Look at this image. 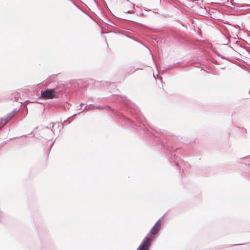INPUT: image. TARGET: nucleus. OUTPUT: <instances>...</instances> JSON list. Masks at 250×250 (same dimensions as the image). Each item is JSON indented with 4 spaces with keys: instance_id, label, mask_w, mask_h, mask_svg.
<instances>
[{
    "instance_id": "nucleus-1",
    "label": "nucleus",
    "mask_w": 250,
    "mask_h": 250,
    "mask_svg": "<svg viewBox=\"0 0 250 250\" xmlns=\"http://www.w3.org/2000/svg\"><path fill=\"white\" fill-rule=\"evenodd\" d=\"M161 228V220H159L150 231L151 235H155L158 233ZM154 237L150 236L146 238L141 243L137 250H148Z\"/></svg>"
},
{
    "instance_id": "nucleus-2",
    "label": "nucleus",
    "mask_w": 250,
    "mask_h": 250,
    "mask_svg": "<svg viewBox=\"0 0 250 250\" xmlns=\"http://www.w3.org/2000/svg\"><path fill=\"white\" fill-rule=\"evenodd\" d=\"M42 97L44 99H50L57 98L55 91L53 89H47L41 93Z\"/></svg>"
},
{
    "instance_id": "nucleus-3",
    "label": "nucleus",
    "mask_w": 250,
    "mask_h": 250,
    "mask_svg": "<svg viewBox=\"0 0 250 250\" xmlns=\"http://www.w3.org/2000/svg\"><path fill=\"white\" fill-rule=\"evenodd\" d=\"M13 116L14 114L10 113V114L8 115L5 118L1 120V123H3L4 124H6V122L12 119Z\"/></svg>"
},
{
    "instance_id": "nucleus-4",
    "label": "nucleus",
    "mask_w": 250,
    "mask_h": 250,
    "mask_svg": "<svg viewBox=\"0 0 250 250\" xmlns=\"http://www.w3.org/2000/svg\"><path fill=\"white\" fill-rule=\"evenodd\" d=\"M96 108H98V109H101V108H100V107H99V106H98V107H96Z\"/></svg>"
}]
</instances>
